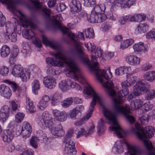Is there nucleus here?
Returning <instances> with one entry per match:
<instances>
[{"label":"nucleus","instance_id":"obj_56","mask_svg":"<svg viewBox=\"0 0 155 155\" xmlns=\"http://www.w3.org/2000/svg\"><path fill=\"white\" fill-rule=\"evenodd\" d=\"M9 72L8 68L5 66H2L0 69V74L6 76Z\"/></svg>","mask_w":155,"mask_h":155},{"label":"nucleus","instance_id":"obj_52","mask_svg":"<svg viewBox=\"0 0 155 155\" xmlns=\"http://www.w3.org/2000/svg\"><path fill=\"white\" fill-rule=\"evenodd\" d=\"M85 33L87 38H92L94 37V34L92 28H87Z\"/></svg>","mask_w":155,"mask_h":155},{"label":"nucleus","instance_id":"obj_3","mask_svg":"<svg viewBox=\"0 0 155 155\" xmlns=\"http://www.w3.org/2000/svg\"><path fill=\"white\" fill-rule=\"evenodd\" d=\"M50 115L47 111L43 112L42 115V119L45 125L51 130V134L58 137L64 135V131L61 124L58 122L53 123L51 119Z\"/></svg>","mask_w":155,"mask_h":155},{"label":"nucleus","instance_id":"obj_39","mask_svg":"<svg viewBox=\"0 0 155 155\" xmlns=\"http://www.w3.org/2000/svg\"><path fill=\"white\" fill-rule=\"evenodd\" d=\"M126 146L127 149L131 151L130 153V155L134 154L137 155L136 154L139 153V151L137 147L131 145L130 144L127 143Z\"/></svg>","mask_w":155,"mask_h":155},{"label":"nucleus","instance_id":"obj_32","mask_svg":"<svg viewBox=\"0 0 155 155\" xmlns=\"http://www.w3.org/2000/svg\"><path fill=\"white\" fill-rule=\"evenodd\" d=\"M112 150L116 154L122 153L124 151L123 144L120 141L116 142Z\"/></svg>","mask_w":155,"mask_h":155},{"label":"nucleus","instance_id":"obj_45","mask_svg":"<svg viewBox=\"0 0 155 155\" xmlns=\"http://www.w3.org/2000/svg\"><path fill=\"white\" fill-rule=\"evenodd\" d=\"M144 77L147 81H152L155 78V71H153L147 73Z\"/></svg>","mask_w":155,"mask_h":155},{"label":"nucleus","instance_id":"obj_8","mask_svg":"<svg viewBox=\"0 0 155 155\" xmlns=\"http://www.w3.org/2000/svg\"><path fill=\"white\" fill-rule=\"evenodd\" d=\"M74 130L69 129L64 137V143L65 144L64 153L65 155H75L76 154L75 143L70 139L73 136Z\"/></svg>","mask_w":155,"mask_h":155},{"label":"nucleus","instance_id":"obj_47","mask_svg":"<svg viewBox=\"0 0 155 155\" xmlns=\"http://www.w3.org/2000/svg\"><path fill=\"white\" fill-rule=\"evenodd\" d=\"M128 69V68L126 66L120 67L115 70V73L118 76L121 75L124 73L125 71L126 72Z\"/></svg>","mask_w":155,"mask_h":155},{"label":"nucleus","instance_id":"obj_34","mask_svg":"<svg viewBox=\"0 0 155 155\" xmlns=\"http://www.w3.org/2000/svg\"><path fill=\"white\" fill-rule=\"evenodd\" d=\"M144 144L147 150L149 151L148 155H155L154 152L155 148L152 145L151 142L150 140H146L144 141Z\"/></svg>","mask_w":155,"mask_h":155},{"label":"nucleus","instance_id":"obj_62","mask_svg":"<svg viewBox=\"0 0 155 155\" xmlns=\"http://www.w3.org/2000/svg\"><path fill=\"white\" fill-rule=\"evenodd\" d=\"M67 35L71 39L72 41H74L75 43V49L76 43H78L79 44V43L76 41L75 38H77V36L75 35L74 33H72L71 32H69Z\"/></svg>","mask_w":155,"mask_h":155},{"label":"nucleus","instance_id":"obj_10","mask_svg":"<svg viewBox=\"0 0 155 155\" xmlns=\"http://www.w3.org/2000/svg\"><path fill=\"white\" fill-rule=\"evenodd\" d=\"M6 35L12 42H15L17 40L16 32L21 30V26L18 24L17 25L15 22L11 23L8 22L6 24Z\"/></svg>","mask_w":155,"mask_h":155},{"label":"nucleus","instance_id":"obj_18","mask_svg":"<svg viewBox=\"0 0 155 155\" xmlns=\"http://www.w3.org/2000/svg\"><path fill=\"white\" fill-rule=\"evenodd\" d=\"M0 94L2 96L8 99L12 95V91L9 87L2 84L0 85Z\"/></svg>","mask_w":155,"mask_h":155},{"label":"nucleus","instance_id":"obj_46","mask_svg":"<svg viewBox=\"0 0 155 155\" xmlns=\"http://www.w3.org/2000/svg\"><path fill=\"white\" fill-rule=\"evenodd\" d=\"M112 23L111 22H104L101 25V28L102 31H107L110 29L112 27Z\"/></svg>","mask_w":155,"mask_h":155},{"label":"nucleus","instance_id":"obj_19","mask_svg":"<svg viewBox=\"0 0 155 155\" xmlns=\"http://www.w3.org/2000/svg\"><path fill=\"white\" fill-rule=\"evenodd\" d=\"M92 9L91 13L90 15L89 19H99L100 16L99 14L102 15V13L101 12V7L100 5H95Z\"/></svg>","mask_w":155,"mask_h":155},{"label":"nucleus","instance_id":"obj_16","mask_svg":"<svg viewBox=\"0 0 155 155\" xmlns=\"http://www.w3.org/2000/svg\"><path fill=\"white\" fill-rule=\"evenodd\" d=\"M17 22L20 26L24 28H28L30 27V28L34 30L37 29L38 28L37 25L34 23L33 20H16Z\"/></svg>","mask_w":155,"mask_h":155},{"label":"nucleus","instance_id":"obj_38","mask_svg":"<svg viewBox=\"0 0 155 155\" xmlns=\"http://www.w3.org/2000/svg\"><path fill=\"white\" fill-rule=\"evenodd\" d=\"M32 91L33 93L36 95L38 94V91L40 88L39 81L37 80H35L32 83Z\"/></svg>","mask_w":155,"mask_h":155},{"label":"nucleus","instance_id":"obj_4","mask_svg":"<svg viewBox=\"0 0 155 155\" xmlns=\"http://www.w3.org/2000/svg\"><path fill=\"white\" fill-rule=\"evenodd\" d=\"M150 86L145 81H140L134 87V94L136 96H139L141 94V92L146 91L145 99L148 100H152L155 97V90L151 89L148 90Z\"/></svg>","mask_w":155,"mask_h":155},{"label":"nucleus","instance_id":"obj_60","mask_svg":"<svg viewBox=\"0 0 155 155\" xmlns=\"http://www.w3.org/2000/svg\"><path fill=\"white\" fill-rule=\"evenodd\" d=\"M147 39L154 38L155 39V28L148 32L146 35Z\"/></svg>","mask_w":155,"mask_h":155},{"label":"nucleus","instance_id":"obj_1","mask_svg":"<svg viewBox=\"0 0 155 155\" xmlns=\"http://www.w3.org/2000/svg\"><path fill=\"white\" fill-rule=\"evenodd\" d=\"M53 56L60 60H57L56 58L52 57H47L46 58L45 61L48 65L53 67H63L65 64L68 68L69 74L72 75L73 78L75 80L82 84H84L83 78L81 77L79 78L78 75L76 72L78 70V69L71 58L67 57L60 51L54 54Z\"/></svg>","mask_w":155,"mask_h":155},{"label":"nucleus","instance_id":"obj_17","mask_svg":"<svg viewBox=\"0 0 155 155\" xmlns=\"http://www.w3.org/2000/svg\"><path fill=\"white\" fill-rule=\"evenodd\" d=\"M69 6L71 12H76V15H77V13L81 11L82 8L81 3L77 0H72L70 3Z\"/></svg>","mask_w":155,"mask_h":155},{"label":"nucleus","instance_id":"obj_24","mask_svg":"<svg viewBox=\"0 0 155 155\" xmlns=\"http://www.w3.org/2000/svg\"><path fill=\"white\" fill-rule=\"evenodd\" d=\"M43 82L45 86L50 89L54 88L56 85L54 78L50 76L45 77L43 80Z\"/></svg>","mask_w":155,"mask_h":155},{"label":"nucleus","instance_id":"obj_15","mask_svg":"<svg viewBox=\"0 0 155 155\" xmlns=\"http://www.w3.org/2000/svg\"><path fill=\"white\" fill-rule=\"evenodd\" d=\"M11 109L8 106L5 105L1 108L0 110V121L4 123L8 118Z\"/></svg>","mask_w":155,"mask_h":155},{"label":"nucleus","instance_id":"obj_64","mask_svg":"<svg viewBox=\"0 0 155 155\" xmlns=\"http://www.w3.org/2000/svg\"><path fill=\"white\" fill-rule=\"evenodd\" d=\"M107 92L108 95L111 97H114L116 95V91L111 87L108 88Z\"/></svg>","mask_w":155,"mask_h":155},{"label":"nucleus","instance_id":"obj_28","mask_svg":"<svg viewBox=\"0 0 155 155\" xmlns=\"http://www.w3.org/2000/svg\"><path fill=\"white\" fill-rule=\"evenodd\" d=\"M3 82L10 86L14 92H17L19 94L21 91V89L15 82L8 80H5Z\"/></svg>","mask_w":155,"mask_h":155},{"label":"nucleus","instance_id":"obj_31","mask_svg":"<svg viewBox=\"0 0 155 155\" xmlns=\"http://www.w3.org/2000/svg\"><path fill=\"white\" fill-rule=\"evenodd\" d=\"M26 109L27 111L31 113H33L35 112V108L33 102L29 98L26 97Z\"/></svg>","mask_w":155,"mask_h":155},{"label":"nucleus","instance_id":"obj_30","mask_svg":"<svg viewBox=\"0 0 155 155\" xmlns=\"http://www.w3.org/2000/svg\"><path fill=\"white\" fill-rule=\"evenodd\" d=\"M149 29V25L146 23H140L135 30V33L140 34L146 32Z\"/></svg>","mask_w":155,"mask_h":155},{"label":"nucleus","instance_id":"obj_61","mask_svg":"<svg viewBox=\"0 0 155 155\" xmlns=\"http://www.w3.org/2000/svg\"><path fill=\"white\" fill-rule=\"evenodd\" d=\"M69 83V84H70V87L71 88H75L77 90L81 91L82 88L81 86H80L78 84H77L75 82H72Z\"/></svg>","mask_w":155,"mask_h":155},{"label":"nucleus","instance_id":"obj_11","mask_svg":"<svg viewBox=\"0 0 155 155\" xmlns=\"http://www.w3.org/2000/svg\"><path fill=\"white\" fill-rule=\"evenodd\" d=\"M136 0H106V3L109 5L112 4L111 8L113 9L115 5H119L124 8H129L133 5L136 4Z\"/></svg>","mask_w":155,"mask_h":155},{"label":"nucleus","instance_id":"obj_12","mask_svg":"<svg viewBox=\"0 0 155 155\" xmlns=\"http://www.w3.org/2000/svg\"><path fill=\"white\" fill-rule=\"evenodd\" d=\"M85 46L87 48V50L92 52H94L95 55H92L91 57V61L93 62H97V56L98 58L102 57L103 54V51L100 47H97L96 49V47L94 43H89L85 44Z\"/></svg>","mask_w":155,"mask_h":155},{"label":"nucleus","instance_id":"obj_49","mask_svg":"<svg viewBox=\"0 0 155 155\" xmlns=\"http://www.w3.org/2000/svg\"><path fill=\"white\" fill-rule=\"evenodd\" d=\"M32 132V130L22 129H21V134L23 138H26L30 136Z\"/></svg>","mask_w":155,"mask_h":155},{"label":"nucleus","instance_id":"obj_22","mask_svg":"<svg viewBox=\"0 0 155 155\" xmlns=\"http://www.w3.org/2000/svg\"><path fill=\"white\" fill-rule=\"evenodd\" d=\"M52 112L55 119L60 121L63 122L67 118V115L65 112H60L57 110H53Z\"/></svg>","mask_w":155,"mask_h":155},{"label":"nucleus","instance_id":"obj_7","mask_svg":"<svg viewBox=\"0 0 155 155\" xmlns=\"http://www.w3.org/2000/svg\"><path fill=\"white\" fill-rule=\"evenodd\" d=\"M88 87H84V92L85 94L87 95L92 96L93 99L90 104L89 112L87 114L85 117L87 120L88 119L91 117L97 102V101L99 103L101 102L100 97L98 95L94 89L89 84H88Z\"/></svg>","mask_w":155,"mask_h":155},{"label":"nucleus","instance_id":"obj_55","mask_svg":"<svg viewBox=\"0 0 155 155\" xmlns=\"http://www.w3.org/2000/svg\"><path fill=\"white\" fill-rule=\"evenodd\" d=\"M25 117L23 113L18 112L15 116V121L17 122H21L23 120Z\"/></svg>","mask_w":155,"mask_h":155},{"label":"nucleus","instance_id":"obj_37","mask_svg":"<svg viewBox=\"0 0 155 155\" xmlns=\"http://www.w3.org/2000/svg\"><path fill=\"white\" fill-rule=\"evenodd\" d=\"M0 50V54L2 57H5L8 56L10 54L11 51L10 48L6 45H3Z\"/></svg>","mask_w":155,"mask_h":155},{"label":"nucleus","instance_id":"obj_25","mask_svg":"<svg viewBox=\"0 0 155 155\" xmlns=\"http://www.w3.org/2000/svg\"><path fill=\"white\" fill-rule=\"evenodd\" d=\"M114 110L117 113L126 114L127 113V109L124 107L119 105L120 101L117 99H114Z\"/></svg>","mask_w":155,"mask_h":155},{"label":"nucleus","instance_id":"obj_26","mask_svg":"<svg viewBox=\"0 0 155 155\" xmlns=\"http://www.w3.org/2000/svg\"><path fill=\"white\" fill-rule=\"evenodd\" d=\"M42 42L45 45L49 46L55 50L59 49L60 46L58 44L50 41L44 35H42Z\"/></svg>","mask_w":155,"mask_h":155},{"label":"nucleus","instance_id":"obj_35","mask_svg":"<svg viewBox=\"0 0 155 155\" xmlns=\"http://www.w3.org/2000/svg\"><path fill=\"white\" fill-rule=\"evenodd\" d=\"M62 100L61 94L58 92H56L54 95L52 99L51 103L55 106L58 104Z\"/></svg>","mask_w":155,"mask_h":155},{"label":"nucleus","instance_id":"obj_14","mask_svg":"<svg viewBox=\"0 0 155 155\" xmlns=\"http://www.w3.org/2000/svg\"><path fill=\"white\" fill-rule=\"evenodd\" d=\"M23 36L24 38L28 39H33V42L34 44L38 48H41L42 46L41 41L39 38L36 37L35 34L33 31L27 30L23 33Z\"/></svg>","mask_w":155,"mask_h":155},{"label":"nucleus","instance_id":"obj_6","mask_svg":"<svg viewBox=\"0 0 155 155\" xmlns=\"http://www.w3.org/2000/svg\"><path fill=\"white\" fill-rule=\"evenodd\" d=\"M135 127L136 129H134L133 130L138 138L141 140L152 137L155 132V129L150 126H147L142 129L139 124L136 123Z\"/></svg>","mask_w":155,"mask_h":155},{"label":"nucleus","instance_id":"obj_36","mask_svg":"<svg viewBox=\"0 0 155 155\" xmlns=\"http://www.w3.org/2000/svg\"><path fill=\"white\" fill-rule=\"evenodd\" d=\"M143 103L142 101L140 99H136L132 101L130 106L134 110H137L140 107Z\"/></svg>","mask_w":155,"mask_h":155},{"label":"nucleus","instance_id":"obj_63","mask_svg":"<svg viewBox=\"0 0 155 155\" xmlns=\"http://www.w3.org/2000/svg\"><path fill=\"white\" fill-rule=\"evenodd\" d=\"M144 110L146 111H148L151 110L153 107V104H151L150 102L145 103L144 104Z\"/></svg>","mask_w":155,"mask_h":155},{"label":"nucleus","instance_id":"obj_33","mask_svg":"<svg viewBox=\"0 0 155 155\" xmlns=\"http://www.w3.org/2000/svg\"><path fill=\"white\" fill-rule=\"evenodd\" d=\"M94 128L95 127L94 126H91L89 128L87 132L85 131L84 129L81 128L78 133L77 138H78L82 135H85L86 137H87L88 135L91 134L94 132Z\"/></svg>","mask_w":155,"mask_h":155},{"label":"nucleus","instance_id":"obj_42","mask_svg":"<svg viewBox=\"0 0 155 155\" xmlns=\"http://www.w3.org/2000/svg\"><path fill=\"white\" fill-rule=\"evenodd\" d=\"M133 48L135 51L140 52L145 50V48L144 46L143 43L140 42L139 43L134 44L133 46Z\"/></svg>","mask_w":155,"mask_h":155},{"label":"nucleus","instance_id":"obj_59","mask_svg":"<svg viewBox=\"0 0 155 155\" xmlns=\"http://www.w3.org/2000/svg\"><path fill=\"white\" fill-rule=\"evenodd\" d=\"M52 21V26L54 28H58L60 29L62 27V25L59 20H50ZM60 21V20H59Z\"/></svg>","mask_w":155,"mask_h":155},{"label":"nucleus","instance_id":"obj_2","mask_svg":"<svg viewBox=\"0 0 155 155\" xmlns=\"http://www.w3.org/2000/svg\"><path fill=\"white\" fill-rule=\"evenodd\" d=\"M75 51L79 58L81 61L85 65H88L90 69L92 71L95 72L97 79L101 82H103L102 77L104 78L106 80H108L112 77V74L109 68V71L110 75L106 74V71L104 70L99 69L98 63L97 62H93L91 63L87 55L84 53V51L80 44L78 43L76 45Z\"/></svg>","mask_w":155,"mask_h":155},{"label":"nucleus","instance_id":"obj_21","mask_svg":"<svg viewBox=\"0 0 155 155\" xmlns=\"http://www.w3.org/2000/svg\"><path fill=\"white\" fill-rule=\"evenodd\" d=\"M15 132L10 130L5 131L2 136L4 142L6 143H10L13 138Z\"/></svg>","mask_w":155,"mask_h":155},{"label":"nucleus","instance_id":"obj_13","mask_svg":"<svg viewBox=\"0 0 155 155\" xmlns=\"http://www.w3.org/2000/svg\"><path fill=\"white\" fill-rule=\"evenodd\" d=\"M154 16L152 15L147 14L146 15L144 13H139L134 15L128 14L121 17L119 19H154Z\"/></svg>","mask_w":155,"mask_h":155},{"label":"nucleus","instance_id":"obj_51","mask_svg":"<svg viewBox=\"0 0 155 155\" xmlns=\"http://www.w3.org/2000/svg\"><path fill=\"white\" fill-rule=\"evenodd\" d=\"M38 138L36 137H33L31 139L30 143L31 146L35 148H37L38 147Z\"/></svg>","mask_w":155,"mask_h":155},{"label":"nucleus","instance_id":"obj_5","mask_svg":"<svg viewBox=\"0 0 155 155\" xmlns=\"http://www.w3.org/2000/svg\"><path fill=\"white\" fill-rule=\"evenodd\" d=\"M103 114L104 116L108 120H110L112 124V127H110L109 130L112 131H114V133L120 138H122L123 136L121 133L123 129L117 123L115 116L110 110L103 107Z\"/></svg>","mask_w":155,"mask_h":155},{"label":"nucleus","instance_id":"obj_57","mask_svg":"<svg viewBox=\"0 0 155 155\" xmlns=\"http://www.w3.org/2000/svg\"><path fill=\"white\" fill-rule=\"evenodd\" d=\"M73 102V99L72 98H68L62 104V106L64 107H68Z\"/></svg>","mask_w":155,"mask_h":155},{"label":"nucleus","instance_id":"obj_58","mask_svg":"<svg viewBox=\"0 0 155 155\" xmlns=\"http://www.w3.org/2000/svg\"><path fill=\"white\" fill-rule=\"evenodd\" d=\"M48 103L41 100L37 105L38 107L41 110H44L47 106Z\"/></svg>","mask_w":155,"mask_h":155},{"label":"nucleus","instance_id":"obj_9","mask_svg":"<svg viewBox=\"0 0 155 155\" xmlns=\"http://www.w3.org/2000/svg\"><path fill=\"white\" fill-rule=\"evenodd\" d=\"M12 3L15 5L20 4L26 5L30 11L31 15L34 14L41 8L38 0H28V2H25L24 0H13Z\"/></svg>","mask_w":155,"mask_h":155},{"label":"nucleus","instance_id":"obj_53","mask_svg":"<svg viewBox=\"0 0 155 155\" xmlns=\"http://www.w3.org/2000/svg\"><path fill=\"white\" fill-rule=\"evenodd\" d=\"M20 77L22 79V81L23 82H26L30 78V74L29 72H26L24 73V72L21 74Z\"/></svg>","mask_w":155,"mask_h":155},{"label":"nucleus","instance_id":"obj_40","mask_svg":"<svg viewBox=\"0 0 155 155\" xmlns=\"http://www.w3.org/2000/svg\"><path fill=\"white\" fill-rule=\"evenodd\" d=\"M70 83L69 80H68L67 81L63 80L59 83V87L62 91H66L68 89Z\"/></svg>","mask_w":155,"mask_h":155},{"label":"nucleus","instance_id":"obj_41","mask_svg":"<svg viewBox=\"0 0 155 155\" xmlns=\"http://www.w3.org/2000/svg\"><path fill=\"white\" fill-rule=\"evenodd\" d=\"M99 15L100 16L99 19H115L114 18L112 12L111 11L108 12L106 14L103 13L102 15L99 14Z\"/></svg>","mask_w":155,"mask_h":155},{"label":"nucleus","instance_id":"obj_44","mask_svg":"<svg viewBox=\"0 0 155 155\" xmlns=\"http://www.w3.org/2000/svg\"><path fill=\"white\" fill-rule=\"evenodd\" d=\"M77 14H78V17L80 19L83 18V19H89L90 18V15H88L87 12L84 10L82 11H80L77 12Z\"/></svg>","mask_w":155,"mask_h":155},{"label":"nucleus","instance_id":"obj_50","mask_svg":"<svg viewBox=\"0 0 155 155\" xmlns=\"http://www.w3.org/2000/svg\"><path fill=\"white\" fill-rule=\"evenodd\" d=\"M79 113L81 114L80 111L75 109L70 110L68 114V115L71 118L76 119V117Z\"/></svg>","mask_w":155,"mask_h":155},{"label":"nucleus","instance_id":"obj_20","mask_svg":"<svg viewBox=\"0 0 155 155\" xmlns=\"http://www.w3.org/2000/svg\"><path fill=\"white\" fill-rule=\"evenodd\" d=\"M125 60L127 63L132 66L138 65L140 62V58L134 55L127 56L125 58Z\"/></svg>","mask_w":155,"mask_h":155},{"label":"nucleus","instance_id":"obj_29","mask_svg":"<svg viewBox=\"0 0 155 155\" xmlns=\"http://www.w3.org/2000/svg\"><path fill=\"white\" fill-rule=\"evenodd\" d=\"M24 71L23 68L20 64L14 65L12 69V74L15 77H19L21 73Z\"/></svg>","mask_w":155,"mask_h":155},{"label":"nucleus","instance_id":"obj_43","mask_svg":"<svg viewBox=\"0 0 155 155\" xmlns=\"http://www.w3.org/2000/svg\"><path fill=\"white\" fill-rule=\"evenodd\" d=\"M123 89L118 91L117 93V96L120 98L123 97L128 95L129 93V90L127 87H122Z\"/></svg>","mask_w":155,"mask_h":155},{"label":"nucleus","instance_id":"obj_48","mask_svg":"<svg viewBox=\"0 0 155 155\" xmlns=\"http://www.w3.org/2000/svg\"><path fill=\"white\" fill-rule=\"evenodd\" d=\"M84 6L86 7H93L96 4V0H83Z\"/></svg>","mask_w":155,"mask_h":155},{"label":"nucleus","instance_id":"obj_23","mask_svg":"<svg viewBox=\"0 0 155 155\" xmlns=\"http://www.w3.org/2000/svg\"><path fill=\"white\" fill-rule=\"evenodd\" d=\"M52 13L51 10L49 9H42L41 11L44 19H58V15L55 16L51 15Z\"/></svg>","mask_w":155,"mask_h":155},{"label":"nucleus","instance_id":"obj_27","mask_svg":"<svg viewBox=\"0 0 155 155\" xmlns=\"http://www.w3.org/2000/svg\"><path fill=\"white\" fill-rule=\"evenodd\" d=\"M126 80L122 82L121 85L122 87L126 88L130 86L133 85L136 82L137 78L136 76H130V77L127 76Z\"/></svg>","mask_w":155,"mask_h":155},{"label":"nucleus","instance_id":"obj_54","mask_svg":"<svg viewBox=\"0 0 155 155\" xmlns=\"http://www.w3.org/2000/svg\"><path fill=\"white\" fill-rule=\"evenodd\" d=\"M148 116L147 115H143L140 118V123L141 125H145L148 124Z\"/></svg>","mask_w":155,"mask_h":155}]
</instances>
